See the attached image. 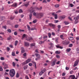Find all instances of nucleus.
Returning a JSON list of instances; mask_svg holds the SVG:
<instances>
[{
    "mask_svg": "<svg viewBox=\"0 0 79 79\" xmlns=\"http://www.w3.org/2000/svg\"><path fill=\"white\" fill-rule=\"evenodd\" d=\"M79 62V61L77 60L75 62V64H74V65H73V67L76 66L78 64Z\"/></svg>",
    "mask_w": 79,
    "mask_h": 79,
    "instance_id": "12",
    "label": "nucleus"
},
{
    "mask_svg": "<svg viewBox=\"0 0 79 79\" xmlns=\"http://www.w3.org/2000/svg\"><path fill=\"white\" fill-rule=\"evenodd\" d=\"M15 18V16H13V17L11 16L10 17V19L11 20H13Z\"/></svg>",
    "mask_w": 79,
    "mask_h": 79,
    "instance_id": "35",
    "label": "nucleus"
},
{
    "mask_svg": "<svg viewBox=\"0 0 79 79\" xmlns=\"http://www.w3.org/2000/svg\"><path fill=\"white\" fill-rule=\"evenodd\" d=\"M23 56L24 57H26L27 56V54L26 53H25L23 54Z\"/></svg>",
    "mask_w": 79,
    "mask_h": 79,
    "instance_id": "53",
    "label": "nucleus"
},
{
    "mask_svg": "<svg viewBox=\"0 0 79 79\" xmlns=\"http://www.w3.org/2000/svg\"><path fill=\"white\" fill-rule=\"evenodd\" d=\"M7 51L8 52H9V51L10 50V48L9 47H7Z\"/></svg>",
    "mask_w": 79,
    "mask_h": 79,
    "instance_id": "61",
    "label": "nucleus"
},
{
    "mask_svg": "<svg viewBox=\"0 0 79 79\" xmlns=\"http://www.w3.org/2000/svg\"><path fill=\"white\" fill-rule=\"evenodd\" d=\"M33 15L34 16H35L38 19H40L42 17L44 16V14L42 13H37L34 12Z\"/></svg>",
    "mask_w": 79,
    "mask_h": 79,
    "instance_id": "1",
    "label": "nucleus"
},
{
    "mask_svg": "<svg viewBox=\"0 0 79 79\" xmlns=\"http://www.w3.org/2000/svg\"><path fill=\"white\" fill-rule=\"evenodd\" d=\"M9 47H10V48H13V46L11 45H9Z\"/></svg>",
    "mask_w": 79,
    "mask_h": 79,
    "instance_id": "62",
    "label": "nucleus"
},
{
    "mask_svg": "<svg viewBox=\"0 0 79 79\" xmlns=\"http://www.w3.org/2000/svg\"><path fill=\"white\" fill-rule=\"evenodd\" d=\"M19 26V25H15V28H17Z\"/></svg>",
    "mask_w": 79,
    "mask_h": 79,
    "instance_id": "42",
    "label": "nucleus"
},
{
    "mask_svg": "<svg viewBox=\"0 0 79 79\" xmlns=\"http://www.w3.org/2000/svg\"><path fill=\"white\" fill-rule=\"evenodd\" d=\"M17 5L18 4L17 3H15L14 4H13V5H12L11 6L16 8L17 7Z\"/></svg>",
    "mask_w": 79,
    "mask_h": 79,
    "instance_id": "13",
    "label": "nucleus"
},
{
    "mask_svg": "<svg viewBox=\"0 0 79 79\" xmlns=\"http://www.w3.org/2000/svg\"><path fill=\"white\" fill-rule=\"evenodd\" d=\"M68 19L69 20L71 21H72L73 20L71 19V18L69 16L68 17Z\"/></svg>",
    "mask_w": 79,
    "mask_h": 79,
    "instance_id": "45",
    "label": "nucleus"
},
{
    "mask_svg": "<svg viewBox=\"0 0 79 79\" xmlns=\"http://www.w3.org/2000/svg\"><path fill=\"white\" fill-rule=\"evenodd\" d=\"M44 43V41H40V42H39V44H41L43 43Z\"/></svg>",
    "mask_w": 79,
    "mask_h": 79,
    "instance_id": "37",
    "label": "nucleus"
},
{
    "mask_svg": "<svg viewBox=\"0 0 79 79\" xmlns=\"http://www.w3.org/2000/svg\"><path fill=\"white\" fill-rule=\"evenodd\" d=\"M32 16V14H30V15H29V17H30V20L31 19Z\"/></svg>",
    "mask_w": 79,
    "mask_h": 79,
    "instance_id": "29",
    "label": "nucleus"
},
{
    "mask_svg": "<svg viewBox=\"0 0 79 79\" xmlns=\"http://www.w3.org/2000/svg\"><path fill=\"white\" fill-rule=\"evenodd\" d=\"M34 30H36V28H32L30 29V30H31V31Z\"/></svg>",
    "mask_w": 79,
    "mask_h": 79,
    "instance_id": "49",
    "label": "nucleus"
},
{
    "mask_svg": "<svg viewBox=\"0 0 79 79\" xmlns=\"http://www.w3.org/2000/svg\"><path fill=\"white\" fill-rule=\"evenodd\" d=\"M59 6V4H56L55 5V7L56 8H57Z\"/></svg>",
    "mask_w": 79,
    "mask_h": 79,
    "instance_id": "24",
    "label": "nucleus"
},
{
    "mask_svg": "<svg viewBox=\"0 0 79 79\" xmlns=\"http://www.w3.org/2000/svg\"><path fill=\"white\" fill-rule=\"evenodd\" d=\"M56 60L55 59L51 63V66H53L54 65H55L56 63Z\"/></svg>",
    "mask_w": 79,
    "mask_h": 79,
    "instance_id": "7",
    "label": "nucleus"
},
{
    "mask_svg": "<svg viewBox=\"0 0 79 79\" xmlns=\"http://www.w3.org/2000/svg\"><path fill=\"white\" fill-rule=\"evenodd\" d=\"M72 46H73V44H70L69 45V47H72Z\"/></svg>",
    "mask_w": 79,
    "mask_h": 79,
    "instance_id": "54",
    "label": "nucleus"
},
{
    "mask_svg": "<svg viewBox=\"0 0 79 79\" xmlns=\"http://www.w3.org/2000/svg\"><path fill=\"white\" fill-rule=\"evenodd\" d=\"M25 78H26V79H29L28 77L27 76H26L25 77Z\"/></svg>",
    "mask_w": 79,
    "mask_h": 79,
    "instance_id": "60",
    "label": "nucleus"
},
{
    "mask_svg": "<svg viewBox=\"0 0 79 79\" xmlns=\"http://www.w3.org/2000/svg\"><path fill=\"white\" fill-rule=\"evenodd\" d=\"M7 31L9 33H10L11 32V30L9 29L7 30Z\"/></svg>",
    "mask_w": 79,
    "mask_h": 79,
    "instance_id": "36",
    "label": "nucleus"
},
{
    "mask_svg": "<svg viewBox=\"0 0 79 79\" xmlns=\"http://www.w3.org/2000/svg\"><path fill=\"white\" fill-rule=\"evenodd\" d=\"M64 23L65 25H67L69 24V22H67V21H65L64 22Z\"/></svg>",
    "mask_w": 79,
    "mask_h": 79,
    "instance_id": "26",
    "label": "nucleus"
},
{
    "mask_svg": "<svg viewBox=\"0 0 79 79\" xmlns=\"http://www.w3.org/2000/svg\"><path fill=\"white\" fill-rule=\"evenodd\" d=\"M61 43L63 44L67 45L69 44L70 42L69 41H66V40H64L62 41Z\"/></svg>",
    "mask_w": 79,
    "mask_h": 79,
    "instance_id": "3",
    "label": "nucleus"
},
{
    "mask_svg": "<svg viewBox=\"0 0 79 79\" xmlns=\"http://www.w3.org/2000/svg\"><path fill=\"white\" fill-rule=\"evenodd\" d=\"M75 77L74 75H71L69 77L70 79H74Z\"/></svg>",
    "mask_w": 79,
    "mask_h": 79,
    "instance_id": "14",
    "label": "nucleus"
},
{
    "mask_svg": "<svg viewBox=\"0 0 79 79\" xmlns=\"http://www.w3.org/2000/svg\"><path fill=\"white\" fill-rule=\"evenodd\" d=\"M3 71V68L2 66H0V71Z\"/></svg>",
    "mask_w": 79,
    "mask_h": 79,
    "instance_id": "40",
    "label": "nucleus"
},
{
    "mask_svg": "<svg viewBox=\"0 0 79 79\" xmlns=\"http://www.w3.org/2000/svg\"><path fill=\"white\" fill-rule=\"evenodd\" d=\"M46 71V69H44L40 72L39 74V75L41 76Z\"/></svg>",
    "mask_w": 79,
    "mask_h": 79,
    "instance_id": "4",
    "label": "nucleus"
},
{
    "mask_svg": "<svg viewBox=\"0 0 79 79\" xmlns=\"http://www.w3.org/2000/svg\"><path fill=\"white\" fill-rule=\"evenodd\" d=\"M48 35L49 38H50L51 37V36L52 35L51 34V33H49L48 34Z\"/></svg>",
    "mask_w": 79,
    "mask_h": 79,
    "instance_id": "32",
    "label": "nucleus"
},
{
    "mask_svg": "<svg viewBox=\"0 0 79 79\" xmlns=\"http://www.w3.org/2000/svg\"><path fill=\"white\" fill-rule=\"evenodd\" d=\"M35 43L31 44V46H35Z\"/></svg>",
    "mask_w": 79,
    "mask_h": 79,
    "instance_id": "34",
    "label": "nucleus"
},
{
    "mask_svg": "<svg viewBox=\"0 0 79 79\" xmlns=\"http://www.w3.org/2000/svg\"><path fill=\"white\" fill-rule=\"evenodd\" d=\"M14 34L15 35H17V33L16 32H15L14 33Z\"/></svg>",
    "mask_w": 79,
    "mask_h": 79,
    "instance_id": "63",
    "label": "nucleus"
},
{
    "mask_svg": "<svg viewBox=\"0 0 79 79\" xmlns=\"http://www.w3.org/2000/svg\"><path fill=\"white\" fill-rule=\"evenodd\" d=\"M71 50V49L70 48H69V49H67L66 50L67 52H70Z\"/></svg>",
    "mask_w": 79,
    "mask_h": 79,
    "instance_id": "41",
    "label": "nucleus"
},
{
    "mask_svg": "<svg viewBox=\"0 0 79 79\" xmlns=\"http://www.w3.org/2000/svg\"><path fill=\"white\" fill-rule=\"evenodd\" d=\"M2 65L4 67V69H6L8 68V66L7 64H6L5 62H3L2 63Z\"/></svg>",
    "mask_w": 79,
    "mask_h": 79,
    "instance_id": "6",
    "label": "nucleus"
},
{
    "mask_svg": "<svg viewBox=\"0 0 79 79\" xmlns=\"http://www.w3.org/2000/svg\"><path fill=\"white\" fill-rule=\"evenodd\" d=\"M43 3H46L47 2L46 0H44L43 1Z\"/></svg>",
    "mask_w": 79,
    "mask_h": 79,
    "instance_id": "48",
    "label": "nucleus"
},
{
    "mask_svg": "<svg viewBox=\"0 0 79 79\" xmlns=\"http://www.w3.org/2000/svg\"><path fill=\"white\" fill-rule=\"evenodd\" d=\"M19 13H23V11L22 10V9H19Z\"/></svg>",
    "mask_w": 79,
    "mask_h": 79,
    "instance_id": "27",
    "label": "nucleus"
},
{
    "mask_svg": "<svg viewBox=\"0 0 79 79\" xmlns=\"http://www.w3.org/2000/svg\"><path fill=\"white\" fill-rule=\"evenodd\" d=\"M15 72L14 69H11L10 70L9 75L11 77H13L15 75Z\"/></svg>",
    "mask_w": 79,
    "mask_h": 79,
    "instance_id": "2",
    "label": "nucleus"
},
{
    "mask_svg": "<svg viewBox=\"0 0 79 79\" xmlns=\"http://www.w3.org/2000/svg\"><path fill=\"white\" fill-rule=\"evenodd\" d=\"M68 19L69 20L71 21H72L73 20L71 19V18L69 16L68 17Z\"/></svg>",
    "mask_w": 79,
    "mask_h": 79,
    "instance_id": "43",
    "label": "nucleus"
},
{
    "mask_svg": "<svg viewBox=\"0 0 79 79\" xmlns=\"http://www.w3.org/2000/svg\"><path fill=\"white\" fill-rule=\"evenodd\" d=\"M27 35L25 34H24L23 35V38L22 39H23L24 38H27Z\"/></svg>",
    "mask_w": 79,
    "mask_h": 79,
    "instance_id": "17",
    "label": "nucleus"
},
{
    "mask_svg": "<svg viewBox=\"0 0 79 79\" xmlns=\"http://www.w3.org/2000/svg\"><path fill=\"white\" fill-rule=\"evenodd\" d=\"M65 17H66V16L65 15H63L60 16V18L62 19H64L65 18Z\"/></svg>",
    "mask_w": 79,
    "mask_h": 79,
    "instance_id": "19",
    "label": "nucleus"
},
{
    "mask_svg": "<svg viewBox=\"0 0 79 79\" xmlns=\"http://www.w3.org/2000/svg\"><path fill=\"white\" fill-rule=\"evenodd\" d=\"M2 28H4L5 29H6V26H3L2 27Z\"/></svg>",
    "mask_w": 79,
    "mask_h": 79,
    "instance_id": "46",
    "label": "nucleus"
},
{
    "mask_svg": "<svg viewBox=\"0 0 79 79\" xmlns=\"http://www.w3.org/2000/svg\"><path fill=\"white\" fill-rule=\"evenodd\" d=\"M18 41H16L15 42V46H16L17 44Z\"/></svg>",
    "mask_w": 79,
    "mask_h": 79,
    "instance_id": "33",
    "label": "nucleus"
},
{
    "mask_svg": "<svg viewBox=\"0 0 79 79\" xmlns=\"http://www.w3.org/2000/svg\"><path fill=\"white\" fill-rule=\"evenodd\" d=\"M14 67H15V62H13L12 63Z\"/></svg>",
    "mask_w": 79,
    "mask_h": 79,
    "instance_id": "50",
    "label": "nucleus"
},
{
    "mask_svg": "<svg viewBox=\"0 0 79 79\" xmlns=\"http://www.w3.org/2000/svg\"><path fill=\"white\" fill-rule=\"evenodd\" d=\"M32 40V38L31 37H28V39H27V40L28 41H30V40Z\"/></svg>",
    "mask_w": 79,
    "mask_h": 79,
    "instance_id": "20",
    "label": "nucleus"
},
{
    "mask_svg": "<svg viewBox=\"0 0 79 79\" xmlns=\"http://www.w3.org/2000/svg\"><path fill=\"white\" fill-rule=\"evenodd\" d=\"M69 39L71 40H73V38L72 37H69Z\"/></svg>",
    "mask_w": 79,
    "mask_h": 79,
    "instance_id": "25",
    "label": "nucleus"
},
{
    "mask_svg": "<svg viewBox=\"0 0 79 79\" xmlns=\"http://www.w3.org/2000/svg\"><path fill=\"white\" fill-rule=\"evenodd\" d=\"M52 15L53 16H55V19H57V16L56 14L54 13H52Z\"/></svg>",
    "mask_w": 79,
    "mask_h": 79,
    "instance_id": "11",
    "label": "nucleus"
},
{
    "mask_svg": "<svg viewBox=\"0 0 79 79\" xmlns=\"http://www.w3.org/2000/svg\"><path fill=\"white\" fill-rule=\"evenodd\" d=\"M60 52L58 51H56L55 52V53L56 54H60Z\"/></svg>",
    "mask_w": 79,
    "mask_h": 79,
    "instance_id": "23",
    "label": "nucleus"
},
{
    "mask_svg": "<svg viewBox=\"0 0 79 79\" xmlns=\"http://www.w3.org/2000/svg\"><path fill=\"white\" fill-rule=\"evenodd\" d=\"M56 47L57 48H60V49H62V48H63L62 47L59 46V45H56Z\"/></svg>",
    "mask_w": 79,
    "mask_h": 79,
    "instance_id": "15",
    "label": "nucleus"
},
{
    "mask_svg": "<svg viewBox=\"0 0 79 79\" xmlns=\"http://www.w3.org/2000/svg\"><path fill=\"white\" fill-rule=\"evenodd\" d=\"M0 59L2 60H5V58L3 57H1L0 58Z\"/></svg>",
    "mask_w": 79,
    "mask_h": 79,
    "instance_id": "39",
    "label": "nucleus"
},
{
    "mask_svg": "<svg viewBox=\"0 0 79 79\" xmlns=\"http://www.w3.org/2000/svg\"><path fill=\"white\" fill-rule=\"evenodd\" d=\"M29 5V2H28V3L23 5V6H25L26 7H27Z\"/></svg>",
    "mask_w": 79,
    "mask_h": 79,
    "instance_id": "21",
    "label": "nucleus"
},
{
    "mask_svg": "<svg viewBox=\"0 0 79 79\" xmlns=\"http://www.w3.org/2000/svg\"><path fill=\"white\" fill-rule=\"evenodd\" d=\"M79 19V16H78L77 17H75L73 18V19L74 20L75 19V24H77L78 21V19Z\"/></svg>",
    "mask_w": 79,
    "mask_h": 79,
    "instance_id": "5",
    "label": "nucleus"
},
{
    "mask_svg": "<svg viewBox=\"0 0 79 79\" xmlns=\"http://www.w3.org/2000/svg\"><path fill=\"white\" fill-rule=\"evenodd\" d=\"M27 63H28L31 61V59H29L26 61Z\"/></svg>",
    "mask_w": 79,
    "mask_h": 79,
    "instance_id": "28",
    "label": "nucleus"
},
{
    "mask_svg": "<svg viewBox=\"0 0 79 79\" xmlns=\"http://www.w3.org/2000/svg\"><path fill=\"white\" fill-rule=\"evenodd\" d=\"M25 45L27 46H28L29 45V43L28 42H25Z\"/></svg>",
    "mask_w": 79,
    "mask_h": 79,
    "instance_id": "16",
    "label": "nucleus"
},
{
    "mask_svg": "<svg viewBox=\"0 0 79 79\" xmlns=\"http://www.w3.org/2000/svg\"><path fill=\"white\" fill-rule=\"evenodd\" d=\"M65 69L67 70H68L69 69V67H66L65 68Z\"/></svg>",
    "mask_w": 79,
    "mask_h": 79,
    "instance_id": "57",
    "label": "nucleus"
},
{
    "mask_svg": "<svg viewBox=\"0 0 79 79\" xmlns=\"http://www.w3.org/2000/svg\"><path fill=\"white\" fill-rule=\"evenodd\" d=\"M56 60L55 59L51 63V66H53L54 65H55L56 63Z\"/></svg>",
    "mask_w": 79,
    "mask_h": 79,
    "instance_id": "8",
    "label": "nucleus"
},
{
    "mask_svg": "<svg viewBox=\"0 0 79 79\" xmlns=\"http://www.w3.org/2000/svg\"><path fill=\"white\" fill-rule=\"evenodd\" d=\"M19 30L20 31V32H22V31H23V32H24V30H22L21 29H19Z\"/></svg>",
    "mask_w": 79,
    "mask_h": 79,
    "instance_id": "51",
    "label": "nucleus"
},
{
    "mask_svg": "<svg viewBox=\"0 0 79 79\" xmlns=\"http://www.w3.org/2000/svg\"><path fill=\"white\" fill-rule=\"evenodd\" d=\"M49 45L48 46V48L49 49H52L53 48V43H50L48 44Z\"/></svg>",
    "mask_w": 79,
    "mask_h": 79,
    "instance_id": "9",
    "label": "nucleus"
},
{
    "mask_svg": "<svg viewBox=\"0 0 79 79\" xmlns=\"http://www.w3.org/2000/svg\"><path fill=\"white\" fill-rule=\"evenodd\" d=\"M19 77V75L18 73H17L16 75V77L17 78H18Z\"/></svg>",
    "mask_w": 79,
    "mask_h": 79,
    "instance_id": "38",
    "label": "nucleus"
},
{
    "mask_svg": "<svg viewBox=\"0 0 79 79\" xmlns=\"http://www.w3.org/2000/svg\"><path fill=\"white\" fill-rule=\"evenodd\" d=\"M58 39H56L55 40V42H56V44H57V43H58Z\"/></svg>",
    "mask_w": 79,
    "mask_h": 79,
    "instance_id": "59",
    "label": "nucleus"
},
{
    "mask_svg": "<svg viewBox=\"0 0 79 79\" xmlns=\"http://www.w3.org/2000/svg\"><path fill=\"white\" fill-rule=\"evenodd\" d=\"M68 19L69 20L71 21H72L73 20L71 19V18L69 16L68 17Z\"/></svg>",
    "mask_w": 79,
    "mask_h": 79,
    "instance_id": "44",
    "label": "nucleus"
},
{
    "mask_svg": "<svg viewBox=\"0 0 79 79\" xmlns=\"http://www.w3.org/2000/svg\"><path fill=\"white\" fill-rule=\"evenodd\" d=\"M32 63L33 64H34L35 69H36V63L35 62H34V61H32Z\"/></svg>",
    "mask_w": 79,
    "mask_h": 79,
    "instance_id": "18",
    "label": "nucleus"
},
{
    "mask_svg": "<svg viewBox=\"0 0 79 79\" xmlns=\"http://www.w3.org/2000/svg\"><path fill=\"white\" fill-rule=\"evenodd\" d=\"M23 68L24 70H26L27 69V66H24V67Z\"/></svg>",
    "mask_w": 79,
    "mask_h": 79,
    "instance_id": "58",
    "label": "nucleus"
},
{
    "mask_svg": "<svg viewBox=\"0 0 79 79\" xmlns=\"http://www.w3.org/2000/svg\"><path fill=\"white\" fill-rule=\"evenodd\" d=\"M53 24L52 23H49V26L51 27H52V26L53 25Z\"/></svg>",
    "mask_w": 79,
    "mask_h": 79,
    "instance_id": "47",
    "label": "nucleus"
},
{
    "mask_svg": "<svg viewBox=\"0 0 79 79\" xmlns=\"http://www.w3.org/2000/svg\"><path fill=\"white\" fill-rule=\"evenodd\" d=\"M27 28H28V31H30L31 30L30 27L29 25H27Z\"/></svg>",
    "mask_w": 79,
    "mask_h": 79,
    "instance_id": "22",
    "label": "nucleus"
},
{
    "mask_svg": "<svg viewBox=\"0 0 79 79\" xmlns=\"http://www.w3.org/2000/svg\"><path fill=\"white\" fill-rule=\"evenodd\" d=\"M63 35H61L60 36V37L63 40H64V39L63 38Z\"/></svg>",
    "mask_w": 79,
    "mask_h": 79,
    "instance_id": "30",
    "label": "nucleus"
},
{
    "mask_svg": "<svg viewBox=\"0 0 79 79\" xmlns=\"http://www.w3.org/2000/svg\"><path fill=\"white\" fill-rule=\"evenodd\" d=\"M28 65L30 66H31L32 65V64L31 63H30L28 64Z\"/></svg>",
    "mask_w": 79,
    "mask_h": 79,
    "instance_id": "52",
    "label": "nucleus"
},
{
    "mask_svg": "<svg viewBox=\"0 0 79 79\" xmlns=\"http://www.w3.org/2000/svg\"><path fill=\"white\" fill-rule=\"evenodd\" d=\"M11 39V38L10 37H8V38H7V40H10Z\"/></svg>",
    "mask_w": 79,
    "mask_h": 79,
    "instance_id": "64",
    "label": "nucleus"
},
{
    "mask_svg": "<svg viewBox=\"0 0 79 79\" xmlns=\"http://www.w3.org/2000/svg\"><path fill=\"white\" fill-rule=\"evenodd\" d=\"M42 7H40L39 8L38 7L37 8V9H38V10H41L42 9Z\"/></svg>",
    "mask_w": 79,
    "mask_h": 79,
    "instance_id": "31",
    "label": "nucleus"
},
{
    "mask_svg": "<svg viewBox=\"0 0 79 79\" xmlns=\"http://www.w3.org/2000/svg\"><path fill=\"white\" fill-rule=\"evenodd\" d=\"M56 57L57 58H60V56H59V55H57L56 56Z\"/></svg>",
    "mask_w": 79,
    "mask_h": 79,
    "instance_id": "56",
    "label": "nucleus"
},
{
    "mask_svg": "<svg viewBox=\"0 0 79 79\" xmlns=\"http://www.w3.org/2000/svg\"><path fill=\"white\" fill-rule=\"evenodd\" d=\"M35 55L39 59H40V56L39 54L38 53H35Z\"/></svg>",
    "mask_w": 79,
    "mask_h": 79,
    "instance_id": "10",
    "label": "nucleus"
},
{
    "mask_svg": "<svg viewBox=\"0 0 79 79\" xmlns=\"http://www.w3.org/2000/svg\"><path fill=\"white\" fill-rule=\"evenodd\" d=\"M12 56H15V52H12Z\"/></svg>",
    "mask_w": 79,
    "mask_h": 79,
    "instance_id": "55",
    "label": "nucleus"
}]
</instances>
